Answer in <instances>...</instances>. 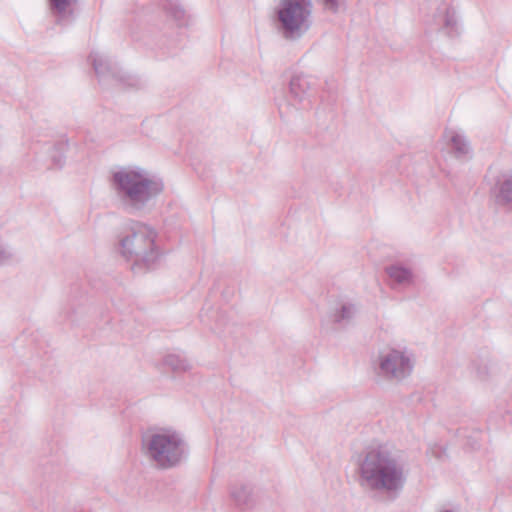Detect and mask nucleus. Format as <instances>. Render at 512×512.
Wrapping results in <instances>:
<instances>
[{
  "mask_svg": "<svg viewBox=\"0 0 512 512\" xmlns=\"http://www.w3.org/2000/svg\"><path fill=\"white\" fill-rule=\"evenodd\" d=\"M359 484L369 490L396 492L405 482L404 464L399 452L390 444L370 447L358 469Z\"/></svg>",
  "mask_w": 512,
  "mask_h": 512,
  "instance_id": "f257e3e1",
  "label": "nucleus"
},
{
  "mask_svg": "<svg viewBox=\"0 0 512 512\" xmlns=\"http://www.w3.org/2000/svg\"><path fill=\"white\" fill-rule=\"evenodd\" d=\"M157 232L150 226L133 222L126 227L119 240V253L134 271L152 268L161 253L156 244Z\"/></svg>",
  "mask_w": 512,
  "mask_h": 512,
  "instance_id": "f03ea898",
  "label": "nucleus"
},
{
  "mask_svg": "<svg viewBox=\"0 0 512 512\" xmlns=\"http://www.w3.org/2000/svg\"><path fill=\"white\" fill-rule=\"evenodd\" d=\"M182 435L171 428L147 431L142 437V452L156 467L168 469L178 465L185 455Z\"/></svg>",
  "mask_w": 512,
  "mask_h": 512,
  "instance_id": "7ed1b4c3",
  "label": "nucleus"
},
{
  "mask_svg": "<svg viewBox=\"0 0 512 512\" xmlns=\"http://www.w3.org/2000/svg\"><path fill=\"white\" fill-rule=\"evenodd\" d=\"M113 187L128 204L140 208L163 190L160 180L141 168H121L113 173Z\"/></svg>",
  "mask_w": 512,
  "mask_h": 512,
  "instance_id": "20e7f679",
  "label": "nucleus"
},
{
  "mask_svg": "<svg viewBox=\"0 0 512 512\" xmlns=\"http://www.w3.org/2000/svg\"><path fill=\"white\" fill-rule=\"evenodd\" d=\"M311 0H281L276 8L277 28L286 40H298L312 26Z\"/></svg>",
  "mask_w": 512,
  "mask_h": 512,
  "instance_id": "39448f33",
  "label": "nucleus"
},
{
  "mask_svg": "<svg viewBox=\"0 0 512 512\" xmlns=\"http://www.w3.org/2000/svg\"><path fill=\"white\" fill-rule=\"evenodd\" d=\"M413 367V355L405 348L387 347L378 355V368L385 378L402 380L412 373Z\"/></svg>",
  "mask_w": 512,
  "mask_h": 512,
  "instance_id": "423d86ee",
  "label": "nucleus"
},
{
  "mask_svg": "<svg viewBox=\"0 0 512 512\" xmlns=\"http://www.w3.org/2000/svg\"><path fill=\"white\" fill-rule=\"evenodd\" d=\"M444 138L457 158H464L470 155L471 147L465 136L457 130L446 129Z\"/></svg>",
  "mask_w": 512,
  "mask_h": 512,
  "instance_id": "0eeeda50",
  "label": "nucleus"
},
{
  "mask_svg": "<svg viewBox=\"0 0 512 512\" xmlns=\"http://www.w3.org/2000/svg\"><path fill=\"white\" fill-rule=\"evenodd\" d=\"M497 202L512 206V174H501L493 190Z\"/></svg>",
  "mask_w": 512,
  "mask_h": 512,
  "instance_id": "6e6552de",
  "label": "nucleus"
},
{
  "mask_svg": "<svg viewBox=\"0 0 512 512\" xmlns=\"http://www.w3.org/2000/svg\"><path fill=\"white\" fill-rule=\"evenodd\" d=\"M310 81L304 75H294L290 80L289 92L294 101L300 103L308 96Z\"/></svg>",
  "mask_w": 512,
  "mask_h": 512,
  "instance_id": "1a4fd4ad",
  "label": "nucleus"
},
{
  "mask_svg": "<svg viewBox=\"0 0 512 512\" xmlns=\"http://www.w3.org/2000/svg\"><path fill=\"white\" fill-rule=\"evenodd\" d=\"M77 0H48L49 9L59 21L70 17Z\"/></svg>",
  "mask_w": 512,
  "mask_h": 512,
  "instance_id": "9d476101",
  "label": "nucleus"
},
{
  "mask_svg": "<svg viewBox=\"0 0 512 512\" xmlns=\"http://www.w3.org/2000/svg\"><path fill=\"white\" fill-rule=\"evenodd\" d=\"M389 278L399 285H410L413 283V273L410 269L401 265H391L387 269Z\"/></svg>",
  "mask_w": 512,
  "mask_h": 512,
  "instance_id": "9b49d317",
  "label": "nucleus"
},
{
  "mask_svg": "<svg viewBox=\"0 0 512 512\" xmlns=\"http://www.w3.org/2000/svg\"><path fill=\"white\" fill-rule=\"evenodd\" d=\"M164 365L176 373L186 372L191 369V362L181 354L171 353L164 358Z\"/></svg>",
  "mask_w": 512,
  "mask_h": 512,
  "instance_id": "f8f14e48",
  "label": "nucleus"
},
{
  "mask_svg": "<svg viewBox=\"0 0 512 512\" xmlns=\"http://www.w3.org/2000/svg\"><path fill=\"white\" fill-rule=\"evenodd\" d=\"M356 313V308L351 303H343L339 309H336L332 315L335 322H344L351 320Z\"/></svg>",
  "mask_w": 512,
  "mask_h": 512,
  "instance_id": "ddd939ff",
  "label": "nucleus"
},
{
  "mask_svg": "<svg viewBox=\"0 0 512 512\" xmlns=\"http://www.w3.org/2000/svg\"><path fill=\"white\" fill-rule=\"evenodd\" d=\"M169 14L176 21L177 25L183 26L187 24L188 16L181 6L172 5L169 9Z\"/></svg>",
  "mask_w": 512,
  "mask_h": 512,
  "instance_id": "4468645a",
  "label": "nucleus"
},
{
  "mask_svg": "<svg viewBox=\"0 0 512 512\" xmlns=\"http://www.w3.org/2000/svg\"><path fill=\"white\" fill-rule=\"evenodd\" d=\"M91 62L97 74H101L104 71V67H106V62L101 55L98 53H94L90 55Z\"/></svg>",
  "mask_w": 512,
  "mask_h": 512,
  "instance_id": "2eb2a0df",
  "label": "nucleus"
},
{
  "mask_svg": "<svg viewBox=\"0 0 512 512\" xmlns=\"http://www.w3.org/2000/svg\"><path fill=\"white\" fill-rule=\"evenodd\" d=\"M324 8L332 13H337L344 4V0H323Z\"/></svg>",
  "mask_w": 512,
  "mask_h": 512,
  "instance_id": "dca6fc26",
  "label": "nucleus"
},
{
  "mask_svg": "<svg viewBox=\"0 0 512 512\" xmlns=\"http://www.w3.org/2000/svg\"><path fill=\"white\" fill-rule=\"evenodd\" d=\"M11 258H12L11 251L5 246H0V263L1 264L7 263V262H9V260Z\"/></svg>",
  "mask_w": 512,
  "mask_h": 512,
  "instance_id": "f3484780",
  "label": "nucleus"
},
{
  "mask_svg": "<svg viewBox=\"0 0 512 512\" xmlns=\"http://www.w3.org/2000/svg\"><path fill=\"white\" fill-rule=\"evenodd\" d=\"M247 495H248V493H247V490H246V488H245V487H242V488H241V493H240V492H238L237 490H233V491H232V496H233V497L235 498V500H236L237 502H239V503H243V502H245V501H246V499H247Z\"/></svg>",
  "mask_w": 512,
  "mask_h": 512,
  "instance_id": "a211bd4d",
  "label": "nucleus"
},
{
  "mask_svg": "<svg viewBox=\"0 0 512 512\" xmlns=\"http://www.w3.org/2000/svg\"><path fill=\"white\" fill-rule=\"evenodd\" d=\"M457 24V19L454 13L447 12L445 15V26L447 28L453 29Z\"/></svg>",
  "mask_w": 512,
  "mask_h": 512,
  "instance_id": "6ab92c4d",
  "label": "nucleus"
},
{
  "mask_svg": "<svg viewBox=\"0 0 512 512\" xmlns=\"http://www.w3.org/2000/svg\"><path fill=\"white\" fill-rule=\"evenodd\" d=\"M438 512H453V511L448 508H441Z\"/></svg>",
  "mask_w": 512,
  "mask_h": 512,
  "instance_id": "aec40b11",
  "label": "nucleus"
}]
</instances>
